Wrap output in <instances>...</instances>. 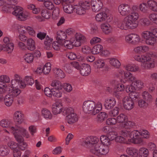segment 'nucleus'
I'll return each mask as SVG.
<instances>
[{"instance_id":"1","label":"nucleus","mask_w":157,"mask_h":157,"mask_svg":"<svg viewBox=\"0 0 157 157\" xmlns=\"http://www.w3.org/2000/svg\"><path fill=\"white\" fill-rule=\"evenodd\" d=\"M139 15L137 12H132L124 20V23L128 29H133L136 28L138 24V19Z\"/></svg>"},{"instance_id":"2","label":"nucleus","mask_w":157,"mask_h":157,"mask_svg":"<svg viewBox=\"0 0 157 157\" xmlns=\"http://www.w3.org/2000/svg\"><path fill=\"white\" fill-rule=\"evenodd\" d=\"M83 110L86 113L95 115L98 113L99 110L96 107L95 103L92 101H85L83 104Z\"/></svg>"},{"instance_id":"3","label":"nucleus","mask_w":157,"mask_h":157,"mask_svg":"<svg viewBox=\"0 0 157 157\" xmlns=\"http://www.w3.org/2000/svg\"><path fill=\"white\" fill-rule=\"evenodd\" d=\"M11 130L17 142H22L24 140L21 135L25 136L27 134L26 130L20 127L17 126L15 128L12 127L11 128Z\"/></svg>"},{"instance_id":"4","label":"nucleus","mask_w":157,"mask_h":157,"mask_svg":"<svg viewBox=\"0 0 157 157\" xmlns=\"http://www.w3.org/2000/svg\"><path fill=\"white\" fill-rule=\"evenodd\" d=\"M109 151V147L105 146L101 143H98L95 145L94 147L90 149V150L91 153L97 155H105Z\"/></svg>"},{"instance_id":"5","label":"nucleus","mask_w":157,"mask_h":157,"mask_svg":"<svg viewBox=\"0 0 157 157\" xmlns=\"http://www.w3.org/2000/svg\"><path fill=\"white\" fill-rule=\"evenodd\" d=\"M17 0H0V6L3 5L2 10L6 13H11L13 9L11 5H14L17 3Z\"/></svg>"},{"instance_id":"6","label":"nucleus","mask_w":157,"mask_h":157,"mask_svg":"<svg viewBox=\"0 0 157 157\" xmlns=\"http://www.w3.org/2000/svg\"><path fill=\"white\" fill-rule=\"evenodd\" d=\"M90 4L88 2L83 0L79 2L78 4L74 8V11L77 14L81 15L85 13V10L88 9Z\"/></svg>"},{"instance_id":"7","label":"nucleus","mask_w":157,"mask_h":157,"mask_svg":"<svg viewBox=\"0 0 157 157\" xmlns=\"http://www.w3.org/2000/svg\"><path fill=\"white\" fill-rule=\"evenodd\" d=\"M5 44H0V51L3 50L8 52V53H11L14 48V44L8 37H5L3 39Z\"/></svg>"},{"instance_id":"8","label":"nucleus","mask_w":157,"mask_h":157,"mask_svg":"<svg viewBox=\"0 0 157 157\" xmlns=\"http://www.w3.org/2000/svg\"><path fill=\"white\" fill-rule=\"evenodd\" d=\"M13 8V10L11 12L12 13L16 16L18 20L21 21L25 20L28 15L23 13L22 8L19 6H14Z\"/></svg>"},{"instance_id":"9","label":"nucleus","mask_w":157,"mask_h":157,"mask_svg":"<svg viewBox=\"0 0 157 157\" xmlns=\"http://www.w3.org/2000/svg\"><path fill=\"white\" fill-rule=\"evenodd\" d=\"M15 78L11 81L12 87L14 88H24L26 84L22 81V79L17 75H15Z\"/></svg>"},{"instance_id":"10","label":"nucleus","mask_w":157,"mask_h":157,"mask_svg":"<svg viewBox=\"0 0 157 157\" xmlns=\"http://www.w3.org/2000/svg\"><path fill=\"white\" fill-rule=\"evenodd\" d=\"M142 37L146 40V43L148 45H152L156 42V39L151 35L150 31H145L142 34Z\"/></svg>"},{"instance_id":"11","label":"nucleus","mask_w":157,"mask_h":157,"mask_svg":"<svg viewBox=\"0 0 157 157\" xmlns=\"http://www.w3.org/2000/svg\"><path fill=\"white\" fill-rule=\"evenodd\" d=\"M126 41L129 44H136L140 41L139 36L134 33H132L127 35L125 37Z\"/></svg>"},{"instance_id":"12","label":"nucleus","mask_w":157,"mask_h":157,"mask_svg":"<svg viewBox=\"0 0 157 157\" xmlns=\"http://www.w3.org/2000/svg\"><path fill=\"white\" fill-rule=\"evenodd\" d=\"M123 103L124 108L127 110H131L134 106V101L128 96H125L123 99Z\"/></svg>"},{"instance_id":"13","label":"nucleus","mask_w":157,"mask_h":157,"mask_svg":"<svg viewBox=\"0 0 157 157\" xmlns=\"http://www.w3.org/2000/svg\"><path fill=\"white\" fill-rule=\"evenodd\" d=\"M118 10L121 15L126 16L130 13L131 9L130 6L128 4H122L119 6Z\"/></svg>"},{"instance_id":"14","label":"nucleus","mask_w":157,"mask_h":157,"mask_svg":"<svg viewBox=\"0 0 157 157\" xmlns=\"http://www.w3.org/2000/svg\"><path fill=\"white\" fill-rule=\"evenodd\" d=\"M146 60L142 63V66L146 69H150L153 68L155 64L153 60L148 55L146 56Z\"/></svg>"},{"instance_id":"15","label":"nucleus","mask_w":157,"mask_h":157,"mask_svg":"<svg viewBox=\"0 0 157 157\" xmlns=\"http://www.w3.org/2000/svg\"><path fill=\"white\" fill-rule=\"evenodd\" d=\"M98 141V138L96 137L90 136L87 137L84 141V143L91 149L94 147V145L97 144Z\"/></svg>"},{"instance_id":"16","label":"nucleus","mask_w":157,"mask_h":157,"mask_svg":"<svg viewBox=\"0 0 157 157\" xmlns=\"http://www.w3.org/2000/svg\"><path fill=\"white\" fill-rule=\"evenodd\" d=\"M80 74L82 76H86L90 73L91 68L90 66L87 64H82L79 68Z\"/></svg>"},{"instance_id":"17","label":"nucleus","mask_w":157,"mask_h":157,"mask_svg":"<svg viewBox=\"0 0 157 157\" xmlns=\"http://www.w3.org/2000/svg\"><path fill=\"white\" fill-rule=\"evenodd\" d=\"M92 9L94 12L99 11L102 8V3L100 0H91Z\"/></svg>"},{"instance_id":"18","label":"nucleus","mask_w":157,"mask_h":157,"mask_svg":"<svg viewBox=\"0 0 157 157\" xmlns=\"http://www.w3.org/2000/svg\"><path fill=\"white\" fill-rule=\"evenodd\" d=\"M14 119L17 124H20L23 121V115L19 111L15 112L14 114Z\"/></svg>"},{"instance_id":"19","label":"nucleus","mask_w":157,"mask_h":157,"mask_svg":"<svg viewBox=\"0 0 157 157\" xmlns=\"http://www.w3.org/2000/svg\"><path fill=\"white\" fill-rule=\"evenodd\" d=\"M116 104V101L113 98L107 100L104 103V105L106 109H109L113 108Z\"/></svg>"},{"instance_id":"20","label":"nucleus","mask_w":157,"mask_h":157,"mask_svg":"<svg viewBox=\"0 0 157 157\" xmlns=\"http://www.w3.org/2000/svg\"><path fill=\"white\" fill-rule=\"evenodd\" d=\"M108 17V14L104 12L98 14L96 15L95 19L98 21L103 22L105 21Z\"/></svg>"},{"instance_id":"21","label":"nucleus","mask_w":157,"mask_h":157,"mask_svg":"<svg viewBox=\"0 0 157 157\" xmlns=\"http://www.w3.org/2000/svg\"><path fill=\"white\" fill-rule=\"evenodd\" d=\"M57 35L56 40H59L61 44H63V40L66 39L67 37L66 33L62 31H60L57 32Z\"/></svg>"},{"instance_id":"22","label":"nucleus","mask_w":157,"mask_h":157,"mask_svg":"<svg viewBox=\"0 0 157 157\" xmlns=\"http://www.w3.org/2000/svg\"><path fill=\"white\" fill-rule=\"evenodd\" d=\"M14 99V98L10 93L7 94L4 99L6 105L8 106H11L13 102Z\"/></svg>"},{"instance_id":"23","label":"nucleus","mask_w":157,"mask_h":157,"mask_svg":"<svg viewBox=\"0 0 157 157\" xmlns=\"http://www.w3.org/2000/svg\"><path fill=\"white\" fill-rule=\"evenodd\" d=\"M66 120L69 124H72L77 122L78 118L76 114L74 113L72 115H67Z\"/></svg>"},{"instance_id":"24","label":"nucleus","mask_w":157,"mask_h":157,"mask_svg":"<svg viewBox=\"0 0 157 157\" xmlns=\"http://www.w3.org/2000/svg\"><path fill=\"white\" fill-rule=\"evenodd\" d=\"M101 29L103 32L105 34H108L110 33L112 28L110 25L108 23H104L101 25Z\"/></svg>"},{"instance_id":"25","label":"nucleus","mask_w":157,"mask_h":157,"mask_svg":"<svg viewBox=\"0 0 157 157\" xmlns=\"http://www.w3.org/2000/svg\"><path fill=\"white\" fill-rule=\"evenodd\" d=\"M127 154L132 157H137L138 156V150L135 148H128L126 150Z\"/></svg>"},{"instance_id":"26","label":"nucleus","mask_w":157,"mask_h":157,"mask_svg":"<svg viewBox=\"0 0 157 157\" xmlns=\"http://www.w3.org/2000/svg\"><path fill=\"white\" fill-rule=\"evenodd\" d=\"M62 109V106L61 105L57 103L56 104V105H52V112L55 115L61 112Z\"/></svg>"},{"instance_id":"27","label":"nucleus","mask_w":157,"mask_h":157,"mask_svg":"<svg viewBox=\"0 0 157 157\" xmlns=\"http://www.w3.org/2000/svg\"><path fill=\"white\" fill-rule=\"evenodd\" d=\"M26 45L27 49L29 50L33 51L35 49V42L32 38L27 40Z\"/></svg>"},{"instance_id":"28","label":"nucleus","mask_w":157,"mask_h":157,"mask_svg":"<svg viewBox=\"0 0 157 157\" xmlns=\"http://www.w3.org/2000/svg\"><path fill=\"white\" fill-rule=\"evenodd\" d=\"M142 96L143 99L148 104L151 102L152 99L151 95L147 92L144 91L142 94Z\"/></svg>"},{"instance_id":"29","label":"nucleus","mask_w":157,"mask_h":157,"mask_svg":"<svg viewBox=\"0 0 157 157\" xmlns=\"http://www.w3.org/2000/svg\"><path fill=\"white\" fill-rule=\"evenodd\" d=\"M71 4H63V10L67 13H71L74 11V8Z\"/></svg>"},{"instance_id":"30","label":"nucleus","mask_w":157,"mask_h":157,"mask_svg":"<svg viewBox=\"0 0 157 157\" xmlns=\"http://www.w3.org/2000/svg\"><path fill=\"white\" fill-rule=\"evenodd\" d=\"M42 115L47 120H50L52 118V114L50 112L46 109H44L42 110Z\"/></svg>"},{"instance_id":"31","label":"nucleus","mask_w":157,"mask_h":157,"mask_svg":"<svg viewBox=\"0 0 157 157\" xmlns=\"http://www.w3.org/2000/svg\"><path fill=\"white\" fill-rule=\"evenodd\" d=\"M51 85L53 87L51 89L61 90L63 88V86L60 82L58 80H55L53 81Z\"/></svg>"},{"instance_id":"32","label":"nucleus","mask_w":157,"mask_h":157,"mask_svg":"<svg viewBox=\"0 0 157 157\" xmlns=\"http://www.w3.org/2000/svg\"><path fill=\"white\" fill-rule=\"evenodd\" d=\"M101 144H103L105 146H107L108 147L111 144L110 141H111L110 139H109L108 136H101L100 138Z\"/></svg>"},{"instance_id":"33","label":"nucleus","mask_w":157,"mask_h":157,"mask_svg":"<svg viewBox=\"0 0 157 157\" xmlns=\"http://www.w3.org/2000/svg\"><path fill=\"white\" fill-rule=\"evenodd\" d=\"M148 5L150 9L157 12V3L154 0H149L147 2Z\"/></svg>"},{"instance_id":"34","label":"nucleus","mask_w":157,"mask_h":157,"mask_svg":"<svg viewBox=\"0 0 157 157\" xmlns=\"http://www.w3.org/2000/svg\"><path fill=\"white\" fill-rule=\"evenodd\" d=\"M103 49V47L101 45H96L92 49L91 52L93 54H97L101 52Z\"/></svg>"},{"instance_id":"35","label":"nucleus","mask_w":157,"mask_h":157,"mask_svg":"<svg viewBox=\"0 0 157 157\" xmlns=\"http://www.w3.org/2000/svg\"><path fill=\"white\" fill-rule=\"evenodd\" d=\"M9 152V150L7 147L6 145L0 146V155L4 156L7 155Z\"/></svg>"},{"instance_id":"36","label":"nucleus","mask_w":157,"mask_h":157,"mask_svg":"<svg viewBox=\"0 0 157 157\" xmlns=\"http://www.w3.org/2000/svg\"><path fill=\"white\" fill-rule=\"evenodd\" d=\"M124 78L128 81H130L132 82L135 80V77L128 71L125 72L124 73Z\"/></svg>"},{"instance_id":"37","label":"nucleus","mask_w":157,"mask_h":157,"mask_svg":"<svg viewBox=\"0 0 157 157\" xmlns=\"http://www.w3.org/2000/svg\"><path fill=\"white\" fill-rule=\"evenodd\" d=\"M117 121L119 123H124L128 120L127 116L123 113L120 114L117 117Z\"/></svg>"},{"instance_id":"38","label":"nucleus","mask_w":157,"mask_h":157,"mask_svg":"<svg viewBox=\"0 0 157 157\" xmlns=\"http://www.w3.org/2000/svg\"><path fill=\"white\" fill-rule=\"evenodd\" d=\"M11 122L10 121L8 120H2L0 123V125L3 127L6 128H9L11 129Z\"/></svg>"},{"instance_id":"39","label":"nucleus","mask_w":157,"mask_h":157,"mask_svg":"<svg viewBox=\"0 0 157 157\" xmlns=\"http://www.w3.org/2000/svg\"><path fill=\"white\" fill-rule=\"evenodd\" d=\"M109 63L112 66L116 68H119L121 65V63L119 61L115 58L110 59Z\"/></svg>"},{"instance_id":"40","label":"nucleus","mask_w":157,"mask_h":157,"mask_svg":"<svg viewBox=\"0 0 157 157\" xmlns=\"http://www.w3.org/2000/svg\"><path fill=\"white\" fill-rule=\"evenodd\" d=\"M148 151L146 148L142 147L139 150V155L141 157H147L148 155Z\"/></svg>"},{"instance_id":"41","label":"nucleus","mask_w":157,"mask_h":157,"mask_svg":"<svg viewBox=\"0 0 157 157\" xmlns=\"http://www.w3.org/2000/svg\"><path fill=\"white\" fill-rule=\"evenodd\" d=\"M129 95L130 99H132L133 101L134 100L135 102L136 99L138 100L140 98L139 93L135 91L132 92H130Z\"/></svg>"},{"instance_id":"42","label":"nucleus","mask_w":157,"mask_h":157,"mask_svg":"<svg viewBox=\"0 0 157 157\" xmlns=\"http://www.w3.org/2000/svg\"><path fill=\"white\" fill-rule=\"evenodd\" d=\"M107 116L106 113L101 112L98 115V121L99 122H102L107 118Z\"/></svg>"},{"instance_id":"43","label":"nucleus","mask_w":157,"mask_h":157,"mask_svg":"<svg viewBox=\"0 0 157 157\" xmlns=\"http://www.w3.org/2000/svg\"><path fill=\"white\" fill-rule=\"evenodd\" d=\"M56 76L60 78H63L65 75L63 71L60 69H58L54 71Z\"/></svg>"},{"instance_id":"44","label":"nucleus","mask_w":157,"mask_h":157,"mask_svg":"<svg viewBox=\"0 0 157 157\" xmlns=\"http://www.w3.org/2000/svg\"><path fill=\"white\" fill-rule=\"evenodd\" d=\"M50 66L51 64L49 63H46L44 66L42 71L45 75L48 74L50 72L51 70Z\"/></svg>"},{"instance_id":"45","label":"nucleus","mask_w":157,"mask_h":157,"mask_svg":"<svg viewBox=\"0 0 157 157\" xmlns=\"http://www.w3.org/2000/svg\"><path fill=\"white\" fill-rule=\"evenodd\" d=\"M59 15V9L58 7H56L52 13V17L54 19H57Z\"/></svg>"},{"instance_id":"46","label":"nucleus","mask_w":157,"mask_h":157,"mask_svg":"<svg viewBox=\"0 0 157 157\" xmlns=\"http://www.w3.org/2000/svg\"><path fill=\"white\" fill-rule=\"evenodd\" d=\"M44 5L45 7L49 10H52L54 8L53 4L49 1H46L44 2Z\"/></svg>"},{"instance_id":"47","label":"nucleus","mask_w":157,"mask_h":157,"mask_svg":"<svg viewBox=\"0 0 157 157\" xmlns=\"http://www.w3.org/2000/svg\"><path fill=\"white\" fill-rule=\"evenodd\" d=\"M140 135V132L137 130H135L131 132L129 134L130 137L131 138L130 141L132 140V139L138 137Z\"/></svg>"},{"instance_id":"48","label":"nucleus","mask_w":157,"mask_h":157,"mask_svg":"<svg viewBox=\"0 0 157 157\" xmlns=\"http://www.w3.org/2000/svg\"><path fill=\"white\" fill-rule=\"evenodd\" d=\"M24 58L25 61L28 63H31L33 60V56L30 53L25 54L24 56Z\"/></svg>"},{"instance_id":"49","label":"nucleus","mask_w":157,"mask_h":157,"mask_svg":"<svg viewBox=\"0 0 157 157\" xmlns=\"http://www.w3.org/2000/svg\"><path fill=\"white\" fill-rule=\"evenodd\" d=\"M52 94L55 97L59 98L62 96V93L60 91V90L51 89Z\"/></svg>"},{"instance_id":"50","label":"nucleus","mask_w":157,"mask_h":157,"mask_svg":"<svg viewBox=\"0 0 157 157\" xmlns=\"http://www.w3.org/2000/svg\"><path fill=\"white\" fill-rule=\"evenodd\" d=\"M66 57L69 59L74 60L77 58H78L76 54L72 52H68L66 55Z\"/></svg>"},{"instance_id":"51","label":"nucleus","mask_w":157,"mask_h":157,"mask_svg":"<svg viewBox=\"0 0 157 157\" xmlns=\"http://www.w3.org/2000/svg\"><path fill=\"white\" fill-rule=\"evenodd\" d=\"M62 46H63V44H61L59 40H57V41L54 42L52 44L53 48L56 50H59L60 47Z\"/></svg>"},{"instance_id":"52","label":"nucleus","mask_w":157,"mask_h":157,"mask_svg":"<svg viewBox=\"0 0 157 157\" xmlns=\"http://www.w3.org/2000/svg\"><path fill=\"white\" fill-rule=\"evenodd\" d=\"M73 42L70 40H67L63 42V45L67 49H71L73 47Z\"/></svg>"},{"instance_id":"53","label":"nucleus","mask_w":157,"mask_h":157,"mask_svg":"<svg viewBox=\"0 0 157 157\" xmlns=\"http://www.w3.org/2000/svg\"><path fill=\"white\" fill-rule=\"evenodd\" d=\"M139 67L137 66H136L134 65H128L126 67V69L128 71H130L135 72L137 71L139 69Z\"/></svg>"},{"instance_id":"54","label":"nucleus","mask_w":157,"mask_h":157,"mask_svg":"<svg viewBox=\"0 0 157 157\" xmlns=\"http://www.w3.org/2000/svg\"><path fill=\"white\" fill-rule=\"evenodd\" d=\"M119 109L118 107H116L113 109L109 112V114L112 117H115L119 113Z\"/></svg>"},{"instance_id":"55","label":"nucleus","mask_w":157,"mask_h":157,"mask_svg":"<svg viewBox=\"0 0 157 157\" xmlns=\"http://www.w3.org/2000/svg\"><path fill=\"white\" fill-rule=\"evenodd\" d=\"M148 104L143 99H140L138 101V105L140 107L146 108Z\"/></svg>"},{"instance_id":"56","label":"nucleus","mask_w":157,"mask_h":157,"mask_svg":"<svg viewBox=\"0 0 157 157\" xmlns=\"http://www.w3.org/2000/svg\"><path fill=\"white\" fill-rule=\"evenodd\" d=\"M132 84H133V85L136 86V87L140 88H142L143 83L140 80H136L135 78V80L133 81Z\"/></svg>"},{"instance_id":"57","label":"nucleus","mask_w":157,"mask_h":157,"mask_svg":"<svg viewBox=\"0 0 157 157\" xmlns=\"http://www.w3.org/2000/svg\"><path fill=\"white\" fill-rule=\"evenodd\" d=\"M25 81L26 82L28 85H32L34 82V79L30 76H26L25 77Z\"/></svg>"},{"instance_id":"58","label":"nucleus","mask_w":157,"mask_h":157,"mask_svg":"<svg viewBox=\"0 0 157 157\" xmlns=\"http://www.w3.org/2000/svg\"><path fill=\"white\" fill-rule=\"evenodd\" d=\"M147 55L145 56H135L134 57V58L135 60L139 62H141L143 63V62H144L145 60H146V56Z\"/></svg>"},{"instance_id":"59","label":"nucleus","mask_w":157,"mask_h":157,"mask_svg":"<svg viewBox=\"0 0 157 157\" xmlns=\"http://www.w3.org/2000/svg\"><path fill=\"white\" fill-rule=\"evenodd\" d=\"M117 133L114 131L109 132L108 134V136L110 141H112L116 139Z\"/></svg>"},{"instance_id":"60","label":"nucleus","mask_w":157,"mask_h":157,"mask_svg":"<svg viewBox=\"0 0 157 157\" xmlns=\"http://www.w3.org/2000/svg\"><path fill=\"white\" fill-rule=\"evenodd\" d=\"M21 90L18 89L14 88L9 93L15 98L18 95L21 93Z\"/></svg>"},{"instance_id":"61","label":"nucleus","mask_w":157,"mask_h":157,"mask_svg":"<svg viewBox=\"0 0 157 157\" xmlns=\"http://www.w3.org/2000/svg\"><path fill=\"white\" fill-rule=\"evenodd\" d=\"M63 113L67 115H72L74 113H75L73 108L71 107L68 108L64 110L63 111Z\"/></svg>"},{"instance_id":"62","label":"nucleus","mask_w":157,"mask_h":157,"mask_svg":"<svg viewBox=\"0 0 157 157\" xmlns=\"http://www.w3.org/2000/svg\"><path fill=\"white\" fill-rule=\"evenodd\" d=\"M133 84H132L130 86H127L126 87V91L127 92H132L136 90V86H133Z\"/></svg>"},{"instance_id":"63","label":"nucleus","mask_w":157,"mask_h":157,"mask_svg":"<svg viewBox=\"0 0 157 157\" xmlns=\"http://www.w3.org/2000/svg\"><path fill=\"white\" fill-rule=\"evenodd\" d=\"M135 123L133 122H132L131 121H128L125 122L124 124V127L125 128H130L133 127L135 125Z\"/></svg>"},{"instance_id":"64","label":"nucleus","mask_w":157,"mask_h":157,"mask_svg":"<svg viewBox=\"0 0 157 157\" xmlns=\"http://www.w3.org/2000/svg\"><path fill=\"white\" fill-rule=\"evenodd\" d=\"M139 8L140 10L144 13H146L147 10V4L145 3H142L140 4Z\"/></svg>"}]
</instances>
